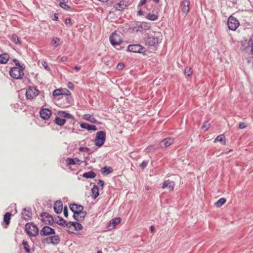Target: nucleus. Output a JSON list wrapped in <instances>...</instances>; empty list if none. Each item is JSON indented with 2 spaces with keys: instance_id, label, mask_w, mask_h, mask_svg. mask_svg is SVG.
<instances>
[{
  "instance_id": "1",
  "label": "nucleus",
  "mask_w": 253,
  "mask_h": 253,
  "mask_svg": "<svg viewBox=\"0 0 253 253\" xmlns=\"http://www.w3.org/2000/svg\"><path fill=\"white\" fill-rule=\"evenodd\" d=\"M70 210L74 212L73 217L78 221H82L86 215V212L83 211L84 208L82 206L76 204L70 205Z\"/></svg>"
},
{
  "instance_id": "2",
  "label": "nucleus",
  "mask_w": 253,
  "mask_h": 253,
  "mask_svg": "<svg viewBox=\"0 0 253 253\" xmlns=\"http://www.w3.org/2000/svg\"><path fill=\"white\" fill-rule=\"evenodd\" d=\"M157 34H148L144 38V41L147 45L149 46H157L161 40V36L157 35Z\"/></svg>"
},
{
  "instance_id": "3",
  "label": "nucleus",
  "mask_w": 253,
  "mask_h": 253,
  "mask_svg": "<svg viewBox=\"0 0 253 253\" xmlns=\"http://www.w3.org/2000/svg\"><path fill=\"white\" fill-rule=\"evenodd\" d=\"M24 67H12L9 71V74L14 79H21L24 76Z\"/></svg>"
},
{
  "instance_id": "4",
  "label": "nucleus",
  "mask_w": 253,
  "mask_h": 253,
  "mask_svg": "<svg viewBox=\"0 0 253 253\" xmlns=\"http://www.w3.org/2000/svg\"><path fill=\"white\" fill-rule=\"evenodd\" d=\"M26 233L30 236H36L38 235L39 230L38 227L32 223H27L25 225Z\"/></svg>"
},
{
  "instance_id": "5",
  "label": "nucleus",
  "mask_w": 253,
  "mask_h": 253,
  "mask_svg": "<svg viewBox=\"0 0 253 253\" xmlns=\"http://www.w3.org/2000/svg\"><path fill=\"white\" fill-rule=\"evenodd\" d=\"M227 25L229 30L235 31L239 26L240 22L235 17L231 15L228 19Z\"/></svg>"
},
{
  "instance_id": "6",
  "label": "nucleus",
  "mask_w": 253,
  "mask_h": 253,
  "mask_svg": "<svg viewBox=\"0 0 253 253\" xmlns=\"http://www.w3.org/2000/svg\"><path fill=\"white\" fill-rule=\"evenodd\" d=\"M241 49L246 52H249L253 55V39L251 38L248 42H244L241 46Z\"/></svg>"
},
{
  "instance_id": "7",
  "label": "nucleus",
  "mask_w": 253,
  "mask_h": 253,
  "mask_svg": "<svg viewBox=\"0 0 253 253\" xmlns=\"http://www.w3.org/2000/svg\"><path fill=\"white\" fill-rule=\"evenodd\" d=\"M128 50L134 53H144L146 51L145 48L139 44H130L127 47Z\"/></svg>"
},
{
  "instance_id": "8",
  "label": "nucleus",
  "mask_w": 253,
  "mask_h": 253,
  "mask_svg": "<svg viewBox=\"0 0 253 253\" xmlns=\"http://www.w3.org/2000/svg\"><path fill=\"white\" fill-rule=\"evenodd\" d=\"M39 91L35 86H30L26 90V96L27 99L32 100L39 94Z\"/></svg>"
},
{
  "instance_id": "9",
  "label": "nucleus",
  "mask_w": 253,
  "mask_h": 253,
  "mask_svg": "<svg viewBox=\"0 0 253 253\" xmlns=\"http://www.w3.org/2000/svg\"><path fill=\"white\" fill-rule=\"evenodd\" d=\"M111 43L114 46L119 45L122 42L120 36L115 33H113L109 38Z\"/></svg>"
},
{
  "instance_id": "10",
  "label": "nucleus",
  "mask_w": 253,
  "mask_h": 253,
  "mask_svg": "<svg viewBox=\"0 0 253 253\" xmlns=\"http://www.w3.org/2000/svg\"><path fill=\"white\" fill-rule=\"evenodd\" d=\"M41 220L43 223L49 225L52 224L54 221L52 217L47 212H42L41 214Z\"/></svg>"
},
{
  "instance_id": "11",
  "label": "nucleus",
  "mask_w": 253,
  "mask_h": 253,
  "mask_svg": "<svg viewBox=\"0 0 253 253\" xmlns=\"http://www.w3.org/2000/svg\"><path fill=\"white\" fill-rule=\"evenodd\" d=\"M40 234L42 236H47L51 234H54L55 230L49 226H45L40 231Z\"/></svg>"
},
{
  "instance_id": "12",
  "label": "nucleus",
  "mask_w": 253,
  "mask_h": 253,
  "mask_svg": "<svg viewBox=\"0 0 253 253\" xmlns=\"http://www.w3.org/2000/svg\"><path fill=\"white\" fill-rule=\"evenodd\" d=\"M106 133L104 131H99L96 133L95 142H105Z\"/></svg>"
},
{
  "instance_id": "13",
  "label": "nucleus",
  "mask_w": 253,
  "mask_h": 253,
  "mask_svg": "<svg viewBox=\"0 0 253 253\" xmlns=\"http://www.w3.org/2000/svg\"><path fill=\"white\" fill-rule=\"evenodd\" d=\"M41 117L43 120H47L51 115V111L48 109H42L40 112Z\"/></svg>"
},
{
  "instance_id": "14",
  "label": "nucleus",
  "mask_w": 253,
  "mask_h": 253,
  "mask_svg": "<svg viewBox=\"0 0 253 253\" xmlns=\"http://www.w3.org/2000/svg\"><path fill=\"white\" fill-rule=\"evenodd\" d=\"M190 1L188 0H184L180 3V7L183 13L187 14L190 10L189 8Z\"/></svg>"
},
{
  "instance_id": "15",
  "label": "nucleus",
  "mask_w": 253,
  "mask_h": 253,
  "mask_svg": "<svg viewBox=\"0 0 253 253\" xmlns=\"http://www.w3.org/2000/svg\"><path fill=\"white\" fill-rule=\"evenodd\" d=\"M175 186V183L169 180H165L162 185V188H168L169 191H173Z\"/></svg>"
},
{
  "instance_id": "16",
  "label": "nucleus",
  "mask_w": 253,
  "mask_h": 253,
  "mask_svg": "<svg viewBox=\"0 0 253 253\" xmlns=\"http://www.w3.org/2000/svg\"><path fill=\"white\" fill-rule=\"evenodd\" d=\"M127 2L126 1H121L114 5V8L116 10L122 11L127 6Z\"/></svg>"
},
{
  "instance_id": "17",
  "label": "nucleus",
  "mask_w": 253,
  "mask_h": 253,
  "mask_svg": "<svg viewBox=\"0 0 253 253\" xmlns=\"http://www.w3.org/2000/svg\"><path fill=\"white\" fill-rule=\"evenodd\" d=\"M46 243L48 244H57L60 242V239L58 236H52L46 238Z\"/></svg>"
},
{
  "instance_id": "18",
  "label": "nucleus",
  "mask_w": 253,
  "mask_h": 253,
  "mask_svg": "<svg viewBox=\"0 0 253 253\" xmlns=\"http://www.w3.org/2000/svg\"><path fill=\"white\" fill-rule=\"evenodd\" d=\"M58 115L60 117H63L64 119H68L72 120H74V116L71 114L66 112L65 111H61L57 112Z\"/></svg>"
},
{
  "instance_id": "19",
  "label": "nucleus",
  "mask_w": 253,
  "mask_h": 253,
  "mask_svg": "<svg viewBox=\"0 0 253 253\" xmlns=\"http://www.w3.org/2000/svg\"><path fill=\"white\" fill-rule=\"evenodd\" d=\"M54 210L57 213H61L63 210V204L61 201H56L54 204Z\"/></svg>"
},
{
  "instance_id": "20",
  "label": "nucleus",
  "mask_w": 253,
  "mask_h": 253,
  "mask_svg": "<svg viewBox=\"0 0 253 253\" xmlns=\"http://www.w3.org/2000/svg\"><path fill=\"white\" fill-rule=\"evenodd\" d=\"M80 126L83 128L86 129L88 130H97V127L94 125H91L85 123H83L80 124Z\"/></svg>"
},
{
  "instance_id": "21",
  "label": "nucleus",
  "mask_w": 253,
  "mask_h": 253,
  "mask_svg": "<svg viewBox=\"0 0 253 253\" xmlns=\"http://www.w3.org/2000/svg\"><path fill=\"white\" fill-rule=\"evenodd\" d=\"M9 59V55L4 53L0 55V64H6Z\"/></svg>"
},
{
  "instance_id": "22",
  "label": "nucleus",
  "mask_w": 253,
  "mask_h": 253,
  "mask_svg": "<svg viewBox=\"0 0 253 253\" xmlns=\"http://www.w3.org/2000/svg\"><path fill=\"white\" fill-rule=\"evenodd\" d=\"M121 219L120 217H117L110 221L109 227L110 229H113L117 225L120 223Z\"/></svg>"
},
{
  "instance_id": "23",
  "label": "nucleus",
  "mask_w": 253,
  "mask_h": 253,
  "mask_svg": "<svg viewBox=\"0 0 253 253\" xmlns=\"http://www.w3.org/2000/svg\"><path fill=\"white\" fill-rule=\"evenodd\" d=\"M83 118L84 120L88 121L91 123L96 124L97 122V120L94 118L93 116L92 115L85 114L83 116Z\"/></svg>"
},
{
  "instance_id": "24",
  "label": "nucleus",
  "mask_w": 253,
  "mask_h": 253,
  "mask_svg": "<svg viewBox=\"0 0 253 253\" xmlns=\"http://www.w3.org/2000/svg\"><path fill=\"white\" fill-rule=\"evenodd\" d=\"M11 216V214L9 212H6L4 215L3 222L5 224V228H6L7 226L10 223Z\"/></svg>"
},
{
  "instance_id": "25",
  "label": "nucleus",
  "mask_w": 253,
  "mask_h": 253,
  "mask_svg": "<svg viewBox=\"0 0 253 253\" xmlns=\"http://www.w3.org/2000/svg\"><path fill=\"white\" fill-rule=\"evenodd\" d=\"M65 119L58 115L55 119V123L58 126H63L65 123Z\"/></svg>"
},
{
  "instance_id": "26",
  "label": "nucleus",
  "mask_w": 253,
  "mask_h": 253,
  "mask_svg": "<svg viewBox=\"0 0 253 253\" xmlns=\"http://www.w3.org/2000/svg\"><path fill=\"white\" fill-rule=\"evenodd\" d=\"M102 174L108 175L113 172V169L111 167H104L101 169Z\"/></svg>"
},
{
  "instance_id": "27",
  "label": "nucleus",
  "mask_w": 253,
  "mask_h": 253,
  "mask_svg": "<svg viewBox=\"0 0 253 253\" xmlns=\"http://www.w3.org/2000/svg\"><path fill=\"white\" fill-rule=\"evenodd\" d=\"M22 214L25 219H28L32 216V212L26 209L23 210Z\"/></svg>"
},
{
  "instance_id": "28",
  "label": "nucleus",
  "mask_w": 253,
  "mask_h": 253,
  "mask_svg": "<svg viewBox=\"0 0 253 253\" xmlns=\"http://www.w3.org/2000/svg\"><path fill=\"white\" fill-rule=\"evenodd\" d=\"M91 196L95 199L99 195V189L97 186H94L93 188L91 189Z\"/></svg>"
},
{
  "instance_id": "29",
  "label": "nucleus",
  "mask_w": 253,
  "mask_h": 253,
  "mask_svg": "<svg viewBox=\"0 0 253 253\" xmlns=\"http://www.w3.org/2000/svg\"><path fill=\"white\" fill-rule=\"evenodd\" d=\"M83 176L86 178H93L96 176V174L93 171H90L84 173Z\"/></svg>"
},
{
  "instance_id": "30",
  "label": "nucleus",
  "mask_w": 253,
  "mask_h": 253,
  "mask_svg": "<svg viewBox=\"0 0 253 253\" xmlns=\"http://www.w3.org/2000/svg\"><path fill=\"white\" fill-rule=\"evenodd\" d=\"M226 202V200L225 198H221L215 203L214 205L215 207L219 208L224 205Z\"/></svg>"
},
{
  "instance_id": "31",
  "label": "nucleus",
  "mask_w": 253,
  "mask_h": 253,
  "mask_svg": "<svg viewBox=\"0 0 253 253\" xmlns=\"http://www.w3.org/2000/svg\"><path fill=\"white\" fill-rule=\"evenodd\" d=\"M146 18L151 21H155L158 19V16L157 15L152 13H148L146 16Z\"/></svg>"
},
{
  "instance_id": "32",
  "label": "nucleus",
  "mask_w": 253,
  "mask_h": 253,
  "mask_svg": "<svg viewBox=\"0 0 253 253\" xmlns=\"http://www.w3.org/2000/svg\"><path fill=\"white\" fill-rule=\"evenodd\" d=\"M11 40L12 42L16 44H20V41L17 35L14 34L12 35Z\"/></svg>"
},
{
  "instance_id": "33",
  "label": "nucleus",
  "mask_w": 253,
  "mask_h": 253,
  "mask_svg": "<svg viewBox=\"0 0 253 253\" xmlns=\"http://www.w3.org/2000/svg\"><path fill=\"white\" fill-rule=\"evenodd\" d=\"M217 141L222 142L225 141V137L223 134H220L217 136L214 140V142H216Z\"/></svg>"
},
{
  "instance_id": "34",
  "label": "nucleus",
  "mask_w": 253,
  "mask_h": 253,
  "mask_svg": "<svg viewBox=\"0 0 253 253\" xmlns=\"http://www.w3.org/2000/svg\"><path fill=\"white\" fill-rule=\"evenodd\" d=\"M61 90L62 91V95H65V96H68V98H67L68 99H69V97H70V98L71 99V93L69 90H68V89H67L66 88L61 89Z\"/></svg>"
},
{
  "instance_id": "35",
  "label": "nucleus",
  "mask_w": 253,
  "mask_h": 253,
  "mask_svg": "<svg viewBox=\"0 0 253 253\" xmlns=\"http://www.w3.org/2000/svg\"><path fill=\"white\" fill-rule=\"evenodd\" d=\"M55 220H56L57 223L59 225H64L66 224V221L59 216H57V218H55Z\"/></svg>"
},
{
  "instance_id": "36",
  "label": "nucleus",
  "mask_w": 253,
  "mask_h": 253,
  "mask_svg": "<svg viewBox=\"0 0 253 253\" xmlns=\"http://www.w3.org/2000/svg\"><path fill=\"white\" fill-rule=\"evenodd\" d=\"M71 225L74 227L76 230H80L82 229V225L79 222H72Z\"/></svg>"
},
{
  "instance_id": "37",
  "label": "nucleus",
  "mask_w": 253,
  "mask_h": 253,
  "mask_svg": "<svg viewBox=\"0 0 253 253\" xmlns=\"http://www.w3.org/2000/svg\"><path fill=\"white\" fill-rule=\"evenodd\" d=\"M22 245L24 246V249L26 252L29 253L30 252V248L29 245L28 244V243L26 241L23 240L22 242Z\"/></svg>"
},
{
  "instance_id": "38",
  "label": "nucleus",
  "mask_w": 253,
  "mask_h": 253,
  "mask_svg": "<svg viewBox=\"0 0 253 253\" xmlns=\"http://www.w3.org/2000/svg\"><path fill=\"white\" fill-rule=\"evenodd\" d=\"M184 74L187 76H190L192 74L191 68L188 67H186L184 70Z\"/></svg>"
},
{
  "instance_id": "39",
  "label": "nucleus",
  "mask_w": 253,
  "mask_h": 253,
  "mask_svg": "<svg viewBox=\"0 0 253 253\" xmlns=\"http://www.w3.org/2000/svg\"><path fill=\"white\" fill-rule=\"evenodd\" d=\"M59 5L61 7H62L66 10L70 11L72 9L71 7L68 5L66 3H60Z\"/></svg>"
},
{
  "instance_id": "40",
  "label": "nucleus",
  "mask_w": 253,
  "mask_h": 253,
  "mask_svg": "<svg viewBox=\"0 0 253 253\" xmlns=\"http://www.w3.org/2000/svg\"><path fill=\"white\" fill-rule=\"evenodd\" d=\"M62 90L61 89H55L53 91L52 93V95L54 96H58L60 95H62Z\"/></svg>"
},
{
  "instance_id": "41",
  "label": "nucleus",
  "mask_w": 253,
  "mask_h": 253,
  "mask_svg": "<svg viewBox=\"0 0 253 253\" xmlns=\"http://www.w3.org/2000/svg\"><path fill=\"white\" fill-rule=\"evenodd\" d=\"M174 141V140L172 138L169 137L164 139L160 142H165V143L172 142Z\"/></svg>"
},
{
  "instance_id": "42",
  "label": "nucleus",
  "mask_w": 253,
  "mask_h": 253,
  "mask_svg": "<svg viewBox=\"0 0 253 253\" xmlns=\"http://www.w3.org/2000/svg\"><path fill=\"white\" fill-rule=\"evenodd\" d=\"M75 160L72 158H67L66 160V162L68 165H75Z\"/></svg>"
},
{
  "instance_id": "43",
  "label": "nucleus",
  "mask_w": 253,
  "mask_h": 253,
  "mask_svg": "<svg viewBox=\"0 0 253 253\" xmlns=\"http://www.w3.org/2000/svg\"><path fill=\"white\" fill-rule=\"evenodd\" d=\"M140 27L145 30H147V29H149V28H150V26H148V24H147V23H142L140 25Z\"/></svg>"
},
{
  "instance_id": "44",
  "label": "nucleus",
  "mask_w": 253,
  "mask_h": 253,
  "mask_svg": "<svg viewBox=\"0 0 253 253\" xmlns=\"http://www.w3.org/2000/svg\"><path fill=\"white\" fill-rule=\"evenodd\" d=\"M220 2L225 1L227 4H228L229 6L230 4H233L234 3L235 0H220Z\"/></svg>"
},
{
  "instance_id": "45",
  "label": "nucleus",
  "mask_w": 253,
  "mask_h": 253,
  "mask_svg": "<svg viewBox=\"0 0 253 253\" xmlns=\"http://www.w3.org/2000/svg\"><path fill=\"white\" fill-rule=\"evenodd\" d=\"M148 163V161H143L142 163L140 165V167L142 169H144L147 166Z\"/></svg>"
},
{
  "instance_id": "46",
  "label": "nucleus",
  "mask_w": 253,
  "mask_h": 253,
  "mask_svg": "<svg viewBox=\"0 0 253 253\" xmlns=\"http://www.w3.org/2000/svg\"><path fill=\"white\" fill-rule=\"evenodd\" d=\"M210 126V124L207 122L203 126V129H204L205 131H206L208 129Z\"/></svg>"
},
{
  "instance_id": "47",
  "label": "nucleus",
  "mask_w": 253,
  "mask_h": 253,
  "mask_svg": "<svg viewBox=\"0 0 253 253\" xmlns=\"http://www.w3.org/2000/svg\"><path fill=\"white\" fill-rule=\"evenodd\" d=\"M42 66L44 67V68L46 70H47L48 71H50V68L48 67L47 63L45 61H42Z\"/></svg>"
},
{
  "instance_id": "48",
  "label": "nucleus",
  "mask_w": 253,
  "mask_h": 253,
  "mask_svg": "<svg viewBox=\"0 0 253 253\" xmlns=\"http://www.w3.org/2000/svg\"><path fill=\"white\" fill-rule=\"evenodd\" d=\"M246 126H247V125H246V123H245L244 122L240 123V124L239 125V127L240 129H243V128H245Z\"/></svg>"
},
{
  "instance_id": "49",
  "label": "nucleus",
  "mask_w": 253,
  "mask_h": 253,
  "mask_svg": "<svg viewBox=\"0 0 253 253\" xmlns=\"http://www.w3.org/2000/svg\"><path fill=\"white\" fill-rule=\"evenodd\" d=\"M63 213H64V216L66 217H67L68 216V208L67 207H65L64 208Z\"/></svg>"
},
{
  "instance_id": "50",
  "label": "nucleus",
  "mask_w": 253,
  "mask_h": 253,
  "mask_svg": "<svg viewBox=\"0 0 253 253\" xmlns=\"http://www.w3.org/2000/svg\"><path fill=\"white\" fill-rule=\"evenodd\" d=\"M13 62L14 63H15L16 67H23L22 66L20 65V64L19 62V61L17 59H16V58L13 59Z\"/></svg>"
},
{
  "instance_id": "51",
  "label": "nucleus",
  "mask_w": 253,
  "mask_h": 253,
  "mask_svg": "<svg viewBox=\"0 0 253 253\" xmlns=\"http://www.w3.org/2000/svg\"><path fill=\"white\" fill-rule=\"evenodd\" d=\"M67 86L70 89H72L73 90L74 89V85L71 82H69L67 84Z\"/></svg>"
},
{
  "instance_id": "52",
  "label": "nucleus",
  "mask_w": 253,
  "mask_h": 253,
  "mask_svg": "<svg viewBox=\"0 0 253 253\" xmlns=\"http://www.w3.org/2000/svg\"><path fill=\"white\" fill-rule=\"evenodd\" d=\"M124 67V64L123 63H119L117 65V68L119 70H122Z\"/></svg>"
},
{
  "instance_id": "53",
  "label": "nucleus",
  "mask_w": 253,
  "mask_h": 253,
  "mask_svg": "<svg viewBox=\"0 0 253 253\" xmlns=\"http://www.w3.org/2000/svg\"><path fill=\"white\" fill-rule=\"evenodd\" d=\"M59 39H53L52 40V43H53V45L56 47L58 45V43L57 42V41H58Z\"/></svg>"
},
{
  "instance_id": "54",
  "label": "nucleus",
  "mask_w": 253,
  "mask_h": 253,
  "mask_svg": "<svg viewBox=\"0 0 253 253\" xmlns=\"http://www.w3.org/2000/svg\"><path fill=\"white\" fill-rule=\"evenodd\" d=\"M80 151H89V149L87 147H80Z\"/></svg>"
},
{
  "instance_id": "55",
  "label": "nucleus",
  "mask_w": 253,
  "mask_h": 253,
  "mask_svg": "<svg viewBox=\"0 0 253 253\" xmlns=\"http://www.w3.org/2000/svg\"><path fill=\"white\" fill-rule=\"evenodd\" d=\"M71 23V19L70 18H67L65 19V24H69Z\"/></svg>"
},
{
  "instance_id": "56",
  "label": "nucleus",
  "mask_w": 253,
  "mask_h": 253,
  "mask_svg": "<svg viewBox=\"0 0 253 253\" xmlns=\"http://www.w3.org/2000/svg\"><path fill=\"white\" fill-rule=\"evenodd\" d=\"M147 0H141L140 3H139L138 5L139 6H142L144 4H145Z\"/></svg>"
},
{
  "instance_id": "57",
  "label": "nucleus",
  "mask_w": 253,
  "mask_h": 253,
  "mask_svg": "<svg viewBox=\"0 0 253 253\" xmlns=\"http://www.w3.org/2000/svg\"><path fill=\"white\" fill-rule=\"evenodd\" d=\"M67 59H68L67 57H66V56H63L61 58V61L62 62H65V61H66L67 60Z\"/></svg>"
},
{
  "instance_id": "58",
  "label": "nucleus",
  "mask_w": 253,
  "mask_h": 253,
  "mask_svg": "<svg viewBox=\"0 0 253 253\" xmlns=\"http://www.w3.org/2000/svg\"><path fill=\"white\" fill-rule=\"evenodd\" d=\"M53 20H55V21H58V14L55 13L54 14V19H53Z\"/></svg>"
},
{
  "instance_id": "59",
  "label": "nucleus",
  "mask_w": 253,
  "mask_h": 253,
  "mask_svg": "<svg viewBox=\"0 0 253 253\" xmlns=\"http://www.w3.org/2000/svg\"><path fill=\"white\" fill-rule=\"evenodd\" d=\"M81 69V67L76 66L74 67V69L76 70V71L78 72L80 69Z\"/></svg>"
},
{
  "instance_id": "60",
  "label": "nucleus",
  "mask_w": 253,
  "mask_h": 253,
  "mask_svg": "<svg viewBox=\"0 0 253 253\" xmlns=\"http://www.w3.org/2000/svg\"><path fill=\"white\" fill-rule=\"evenodd\" d=\"M143 11L142 10H141V9H140L139 10H138L137 11V14L139 15H143Z\"/></svg>"
},
{
  "instance_id": "61",
  "label": "nucleus",
  "mask_w": 253,
  "mask_h": 253,
  "mask_svg": "<svg viewBox=\"0 0 253 253\" xmlns=\"http://www.w3.org/2000/svg\"><path fill=\"white\" fill-rule=\"evenodd\" d=\"M74 159L75 160V164H80V160L79 159L75 158V159Z\"/></svg>"
},
{
  "instance_id": "62",
  "label": "nucleus",
  "mask_w": 253,
  "mask_h": 253,
  "mask_svg": "<svg viewBox=\"0 0 253 253\" xmlns=\"http://www.w3.org/2000/svg\"><path fill=\"white\" fill-rule=\"evenodd\" d=\"M98 184H100L102 186H103V185H104V182H103V181L102 180H100L99 181V183H98Z\"/></svg>"
},
{
  "instance_id": "63",
  "label": "nucleus",
  "mask_w": 253,
  "mask_h": 253,
  "mask_svg": "<svg viewBox=\"0 0 253 253\" xmlns=\"http://www.w3.org/2000/svg\"><path fill=\"white\" fill-rule=\"evenodd\" d=\"M68 2V0H61V1L60 3H67Z\"/></svg>"
},
{
  "instance_id": "64",
  "label": "nucleus",
  "mask_w": 253,
  "mask_h": 253,
  "mask_svg": "<svg viewBox=\"0 0 253 253\" xmlns=\"http://www.w3.org/2000/svg\"><path fill=\"white\" fill-rule=\"evenodd\" d=\"M104 143H95L98 147H101Z\"/></svg>"
}]
</instances>
